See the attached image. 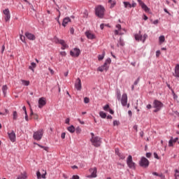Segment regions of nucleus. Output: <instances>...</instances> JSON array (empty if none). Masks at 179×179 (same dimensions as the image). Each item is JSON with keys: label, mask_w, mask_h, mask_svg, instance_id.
<instances>
[{"label": "nucleus", "mask_w": 179, "mask_h": 179, "mask_svg": "<svg viewBox=\"0 0 179 179\" xmlns=\"http://www.w3.org/2000/svg\"><path fill=\"white\" fill-rule=\"evenodd\" d=\"M90 142L95 148H99L101 145V138L94 136V133H91Z\"/></svg>", "instance_id": "nucleus-1"}, {"label": "nucleus", "mask_w": 179, "mask_h": 179, "mask_svg": "<svg viewBox=\"0 0 179 179\" xmlns=\"http://www.w3.org/2000/svg\"><path fill=\"white\" fill-rule=\"evenodd\" d=\"M110 64H111V59L110 58L106 59L103 65L98 68V71H99V72L108 71V68H110L108 65H110Z\"/></svg>", "instance_id": "nucleus-2"}, {"label": "nucleus", "mask_w": 179, "mask_h": 179, "mask_svg": "<svg viewBox=\"0 0 179 179\" xmlns=\"http://www.w3.org/2000/svg\"><path fill=\"white\" fill-rule=\"evenodd\" d=\"M106 11V9L103 6H98L95 8V13L98 17L102 18L103 16H104V12Z\"/></svg>", "instance_id": "nucleus-3"}, {"label": "nucleus", "mask_w": 179, "mask_h": 179, "mask_svg": "<svg viewBox=\"0 0 179 179\" xmlns=\"http://www.w3.org/2000/svg\"><path fill=\"white\" fill-rule=\"evenodd\" d=\"M127 164L129 169H131V170H135V169H136V164H135V162H134V161L132 160L131 155H129V157H127Z\"/></svg>", "instance_id": "nucleus-4"}, {"label": "nucleus", "mask_w": 179, "mask_h": 179, "mask_svg": "<svg viewBox=\"0 0 179 179\" xmlns=\"http://www.w3.org/2000/svg\"><path fill=\"white\" fill-rule=\"evenodd\" d=\"M43 133L42 129L38 130L37 131H35L34 133L33 138L36 141H41V138H43Z\"/></svg>", "instance_id": "nucleus-5"}, {"label": "nucleus", "mask_w": 179, "mask_h": 179, "mask_svg": "<svg viewBox=\"0 0 179 179\" xmlns=\"http://www.w3.org/2000/svg\"><path fill=\"white\" fill-rule=\"evenodd\" d=\"M154 108H156L154 110V113H157V111H160V110L162 109V107H163V103L157 100H155L154 101Z\"/></svg>", "instance_id": "nucleus-6"}, {"label": "nucleus", "mask_w": 179, "mask_h": 179, "mask_svg": "<svg viewBox=\"0 0 179 179\" xmlns=\"http://www.w3.org/2000/svg\"><path fill=\"white\" fill-rule=\"evenodd\" d=\"M139 164L141 167L146 169V167H149V160L146 157H143L140 160Z\"/></svg>", "instance_id": "nucleus-7"}, {"label": "nucleus", "mask_w": 179, "mask_h": 179, "mask_svg": "<svg viewBox=\"0 0 179 179\" xmlns=\"http://www.w3.org/2000/svg\"><path fill=\"white\" fill-rule=\"evenodd\" d=\"M70 55L71 57H73L74 58H78L79 55H80V50L78 48H74L72 50L70 51Z\"/></svg>", "instance_id": "nucleus-8"}, {"label": "nucleus", "mask_w": 179, "mask_h": 179, "mask_svg": "<svg viewBox=\"0 0 179 179\" xmlns=\"http://www.w3.org/2000/svg\"><path fill=\"white\" fill-rule=\"evenodd\" d=\"M75 88L76 90H78L80 92L82 90V81L80 80V78H77L75 83Z\"/></svg>", "instance_id": "nucleus-9"}, {"label": "nucleus", "mask_w": 179, "mask_h": 179, "mask_svg": "<svg viewBox=\"0 0 179 179\" xmlns=\"http://www.w3.org/2000/svg\"><path fill=\"white\" fill-rule=\"evenodd\" d=\"M42 171H43L42 174H41V172H40V171H38L36 172V177L38 179H41V178L45 179L46 178L45 176H47V171L43 169Z\"/></svg>", "instance_id": "nucleus-10"}, {"label": "nucleus", "mask_w": 179, "mask_h": 179, "mask_svg": "<svg viewBox=\"0 0 179 179\" xmlns=\"http://www.w3.org/2000/svg\"><path fill=\"white\" fill-rule=\"evenodd\" d=\"M91 175L88 176V178H96L97 177V168L94 167L90 169Z\"/></svg>", "instance_id": "nucleus-11"}, {"label": "nucleus", "mask_w": 179, "mask_h": 179, "mask_svg": "<svg viewBox=\"0 0 179 179\" xmlns=\"http://www.w3.org/2000/svg\"><path fill=\"white\" fill-rule=\"evenodd\" d=\"M120 100L122 106H123V107H125V106H127V103H128V95H127V94H123Z\"/></svg>", "instance_id": "nucleus-12"}, {"label": "nucleus", "mask_w": 179, "mask_h": 179, "mask_svg": "<svg viewBox=\"0 0 179 179\" xmlns=\"http://www.w3.org/2000/svg\"><path fill=\"white\" fill-rule=\"evenodd\" d=\"M137 1L138 2L140 6H141L142 9L145 10V12H149L150 10V8H149L148 6H146L145 3H143V1H142L141 0H137Z\"/></svg>", "instance_id": "nucleus-13"}, {"label": "nucleus", "mask_w": 179, "mask_h": 179, "mask_svg": "<svg viewBox=\"0 0 179 179\" xmlns=\"http://www.w3.org/2000/svg\"><path fill=\"white\" fill-rule=\"evenodd\" d=\"M116 29H115L114 31L115 36H118L119 34L121 36V35L124 34V33H122V29L121 28V24H117L116 25Z\"/></svg>", "instance_id": "nucleus-14"}, {"label": "nucleus", "mask_w": 179, "mask_h": 179, "mask_svg": "<svg viewBox=\"0 0 179 179\" xmlns=\"http://www.w3.org/2000/svg\"><path fill=\"white\" fill-rule=\"evenodd\" d=\"M45 104H47V101H45V98H44V97L40 98L39 100H38V108H43V107H44V106H45Z\"/></svg>", "instance_id": "nucleus-15"}, {"label": "nucleus", "mask_w": 179, "mask_h": 179, "mask_svg": "<svg viewBox=\"0 0 179 179\" xmlns=\"http://www.w3.org/2000/svg\"><path fill=\"white\" fill-rule=\"evenodd\" d=\"M56 43H59V44H61L62 47V50H66V48H68V45L66 44V43H65V41L62 40V39H57Z\"/></svg>", "instance_id": "nucleus-16"}, {"label": "nucleus", "mask_w": 179, "mask_h": 179, "mask_svg": "<svg viewBox=\"0 0 179 179\" xmlns=\"http://www.w3.org/2000/svg\"><path fill=\"white\" fill-rule=\"evenodd\" d=\"M8 135L10 141L12 142H15L16 141V134H15V131H12L11 132H8Z\"/></svg>", "instance_id": "nucleus-17"}, {"label": "nucleus", "mask_w": 179, "mask_h": 179, "mask_svg": "<svg viewBox=\"0 0 179 179\" xmlns=\"http://www.w3.org/2000/svg\"><path fill=\"white\" fill-rule=\"evenodd\" d=\"M3 14L5 15V21L8 22L10 19V12L9 9L6 8L3 10Z\"/></svg>", "instance_id": "nucleus-18"}, {"label": "nucleus", "mask_w": 179, "mask_h": 179, "mask_svg": "<svg viewBox=\"0 0 179 179\" xmlns=\"http://www.w3.org/2000/svg\"><path fill=\"white\" fill-rule=\"evenodd\" d=\"M25 37H27L28 40H30L31 41H34V40H36V36H34V34L29 32L25 33Z\"/></svg>", "instance_id": "nucleus-19"}, {"label": "nucleus", "mask_w": 179, "mask_h": 179, "mask_svg": "<svg viewBox=\"0 0 179 179\" xmlns=\"http://www.w3.org/2000/svg\"><path fill=\"white\" fill-rule=\"evenodd\" d=\"M85 36L90 40H93V39L96 38V36H94V34H92V32H90V31H86L85 32Z\"/></svg>", "instance_id": "nucleus-20"}, {"label": "nucleus", "mask_w": 179, "mask_h": 179, "mask_svg": "<svg viewBox=\"0 0 179 179\" xmlns=\"http://www.w3.org/2000/svg\"><path fill=\"white\" fill-rule=\"evenodd\" d=\"M17 179H27V173H21L20 175H18Z\"/></svg>", "instance_id": "nucleus-21"}, {"label": "nucleus", "mask_w": 179, "mask_h": 179, "mask_svg": "<svg viewBox=\"0 0 179 179\" xmlns=\"http://www.w3.org/2000/svg\"><path fill=\"white\" fill-rule=\"evenodd\" d=\"M173 76L179 78V64H177L175 67V73L173 74Z\"/></svg>", "instance_id": "nucleus-22"}, {"label": "nucleus", "mask_w": 179, "mask_h": 179, "mask_svg": "<svg viewBox=\"0 0 179 179\" xmlns=\"http://www.w3.org/2000/svg\"><path fill=\"white\" fill-rule=\"evenodd\" d=\"M69 22H71V18L69 17H66L63 20V22H62V26H64V27H65L68 23H69Z\"/></svg>", "instance_id": "nucleus-23"}, {"label": "nucleus", "mask_w": 179, "mask_h": 179, "mask_svg": "<svg viewBox=\"0 0 179 179\" xmlns=\"http://www.w3.org/2000/svg\"><path fill=\"white\" fill-rule=\"evenodd\" d=\"M108 3H110V8L113 9V8H114L115 6V5L117 4V1H115V0L113 1V0H108Z\"/></svg>", "instance_id": "nucleus-24"}, {"label": "nucleus", "mask_w": 179, "mask_h": 179, "mask_svg": "<svg viewBox=\"0 0 179 179\" xmlns=\"http://www.w3.org/2000/svg\"><path fill=\"white\" fill-rule=\"evenodd\" d=\"M135 40L136 41H142V35L141 34H136L135 35Z\"/></svg>", "instance_id": "nucleus-25"}, {"label": "nucleus", "mask_w": 179, "mask_h": 179, "mask_svg": "<svg viewBox=\"0 0 179 179\" xmlns=\"http://www.w3.org/2000/svg\"><path fill=\"white\" fill-rule=\"evenodd\" d=\"M37 65L34 62L31 63V66H29V69H31L32 72H34V68H36Z\"/></svg>", "instance_id": "nucleus-26"}, {"label": "nucleus", "mask_w": 179, "mask_h": 179, "mask_svg": "<svg viewBox=\"0 0 179 179\" xmlns=\"http://www.w3.org/2000/svg\"><path fill=\"white\" fill-rule=\"evenodd\" d=\"M164 41H166V38L164 37V36H160L159 37V44H163V43H164Z\"/></svg>", "instance_id": "nucleus-27"}, {"label": "nucleus", "mask_w": 179, "mask_h": 179, "mask_svg": "<svg viewBox=\"0 0 179 179\" xmlns=\"http://www.w3.org/2000/svg\"><path fill=\"white\" fill-rule=\"evenodd\" d=\"M67 130L69 131V132H71V134H73V132H75L76 131L75 127H73V125H71L67 128Z\"/></svg>", "instance_id": "nucleus-28"}, {"label": "nucleus", "mask_w": 179, "mask_h": 179, "mask_svg": "<svg viewBox=\"0 0 179 179\" xmlns=\"http://www.w3.org/2000/svg\"><path fill=\"white\" fill-rule=\"evenodd\" d=\"M105 56H106V52H103L102 55H99L98 56L99 61H102V59H104Z\"/></svg>", "instance_id": "nucleus-29"}, {"label": "nucleus", "mask_w": 179, "mask_h": 179, "mask_svg": "<svg viewBox=\"0 0 179 179\" xmlns=\"http://www.w3.org/2000/svg\"><path fill=\"white\" fill-rule=\"evenodd\" d=\"M123 3L124 5V8H132V4L128 1H124Z\"/></svg>", "instance_id": "nucleus-30"}, {"label": "nucleus", "mask_w": 179, "mask_h": 179, "mask_svg": "<svg viewBox=\"0 0 179 179\" xmlns=\"http://www.w3.org/2000/svg\"><path fill=\"white\" fill-rule=\"evenodd\" d=\"M22 84L24 85V86H29L30 85V81L25 80H21Z\"/></svg>", "instance_id": "nucleus-31"}, {"label": "nucleus", "mask_w": 179, "mask_h": 179, "mask_svg": "<svg viewBox=\"0 0 179 179\" xmlns=\"http://www.w3.org/2000/svg\"><path fill=\"white\" fill-rule=\"evenodd\" d=\"M120 45H121L122 47L124 45V41L121 38H120L118 43L117 44V47H120Z\"/></svg>", "instance_id": "nucleus-32"}, {"label": "nucleus", "mask_w": 179, "mask_h": 179, "mask_svg": "<svg viewBox=\"0 0 179 179\" xmlns=\"http://www.w3.org/2000/svg\"><path fill=\"white\" fill-rule=\"evenodd\" d=\"M13 119L16 121L17 120V112L16 110L13 112Z\"/></svg>", "instance_id": "nucleus-33"}, {"label": "nucleus", "mask_w": 179, "mask_h": 179, "mask_svg": "<svg viewBox=\"0 0 179 179\" xmlns=\"http://www.w3.org/2000/svg\"><path fill=\"white\" fill-rule=\"evenodd\" d=\"M35 145H37V146H38L39 148H41L42 149H43L44 150H45L46 152H48V147H44L38 143H35Z\"/></svg>", "instance_id": "nucleus-34"}, {"label": "nucleus", "mask_w": 179, "mask_h": 179, "mask_svg": "<svg viewBox=\"0 0 179 179\" xmlns=\"http://www.w3.org/2000/svg\"><path fill=\"white\" fill-rule=\"evenodd\" d=\"M99 115L101 118H106L107 117V114L103 111L99 112Z\"/></svg>", "instance_id": "nucleus-35"}, {"label": "nucleus", "mask_w": 179, "mask_h": 179, "mask_svg": "<svg viewBox=\"0 0 179 179\" xmlns=\"http://www.w3.org/2000/svg\"><path fill=\"white\" fill-rule=\"evenodd\" d=\"M116 96H117V100L120 101V100H121V92L117 91Z\"/></svg>", "instance_id": "nucleus-36"}, {"label": "nucleus", "mask_w": 179, "mask_h": 179, "mask_svg": "<svg viewBox=\"0 0 179 179\" xmlns=\"http://www.w3.org/2000/svg\"><path fill=\"white\" fill-rule=\"evenodd\" d=\"M152 174L153 176H157V177H160L161 178H164V176L162 173L159 175V173H157V172H153Z\"/></svg>", "instance_id": "nucleus-37"}, {"label": "nucleus", "mask_w": 179, "mask_h": 179, "mask_svg": "<svg viewBox=\"0 0 179 179\" xmlns=\"http://www.w3.org/2000/svg\"><path fill=\"white\" fill-rule=\"evenodd\" d=\"M117 156H119V157L122 159V160H124V159H125V155L121 152H118Z\"/></svg>", "instance_id": "nucleus-38"}, {"label": "nucleus", "mask_w": 179, "mask_h": 179, "mask_svg": "<svg viewBox=\"0 0 179 179\" xmlns=\"http://www.w3.org/2000/svg\"><path fill=\"white\" fill-rule=\"evenodd\" d=\"M20 38L22 43H26V36L23 35L20 36Z\"/></svg>", "instance_id": "nucleus-39"}, {"label": "nucleus", "mask_w": 179, "mask_h": 179, "mask_svg": "<svg viewBox=\"0 0 179 179\" xmlns=\"http://www.w3.org/2000/svg\"><path fill=\"white\" fill-rule=\"evenodd\" d=\"M174 177L175 178H178L179 177V171H178V169L175 170Z\"/></svg>", "instance_id": "nucleus-40"}, {"label": "nucleus", "mask_w": 179, "mask_h": 179, "mask_svg": "<svg viewBox=\"0 0 179 179\" xmlns=\"http://www.w3.org/2000/svg\"><path fill=\"white\" fill-rule=\"evenodd\" d=\"M104 111H108L110 110V106L108 104L103 106Z\"/></svg>", "instance_id": "nucleus-41"}, {"label": "nucleus", "mask_w": 179, "mask_h": 179, "mask_svg": "<svg viewBox=\"0 0 179 179\" xmlns=\"http://www.w3.org/2000/svg\"><path fill=\"white\" fill-rule=\"evenodd\" d=\"M173 143H174V142L173 141V139L171 138V140H169V148H171L173 146Z\"/></svg>", "instance_id": "nucleus-42"}, {"label": "nucleus", "mask_w": 179, "mask_h": 179, "mask_svg": "<svg viewBox=\"0 0 179 179\" xmlns=\"http://www.w3.org/2000/svg\"><path fill=\"white\" fill-rule=\"evenodd\" d=\"M146 38H148V34H145L142 36V41H143V43H145V41L146 40Z\"/></svg>", "instance_id": "nucleus-43"}, {"label": "nucleus", "mask_w": 179, "mask_h": 179, "mask_svg": "<svg viewBox=\"0 0 179 179\" xmlns=\"http://www.w3.org/2000/svg\"><path fill=\"white\" fill-rule=\"evenodd\" d=\"M76 134H80L82 132V129H80V127H78L76 129Z\"/></svg>", "instance_id": "nucleus-44"}, {"label": "nucleus", "mask_w": 179, "mask_h": 179, "mask_svg": "<svg viewBox=\"0 0 179 179\" xmlns=\"http://www.w3.org/2000/svg\"><path fill=\"white\" fill-rule=\"evenodd\" d=\"M90 99H89L88 97H85L84 98V103H85V104H87L88 103H90Z\"/></svg>", "instance_id": "nucleus-45"}, {"label": "nucleus", "mask_w": 179, "mask_h": 179, "mask_svg": "<svg viewBox=\"0 0 179 179\" xmlns=\"http://www.w3.org/2000/svg\"><path fill=\"white\" fill-rule=\"evenodd\" d=\"M118 125H120V122L117 120H114L113 121V126L114 127H118Z\"/></svg>", "instance_id": "nucleus-46"}, {"label": "nucleus", "mask_w": 179, "mask_h": 179, "mask_svg": "<svg viewBox=\"0 0 179 179\" xmlns=\"http://www.w3.org/2000/svg\"><path fill=\"white\" fill-rule=\"evenodd\" d=\"M3 92L5 93L8 90V86L3 85L2 87Z\"/></svg>", "instance_id": "nucleus-47"}, {"label": "nucleus", "mask_w": 179, "mask_h": 179, "mask_svg": "<svg viewBox=\"0 0 179 179\" xmlns=\"http://www.w3.org/2000/svg\"><path fill=\"white\" fill-rule=\"evenodd\" d=\"M60 55H62V57H66V52L65 51L60 52Z\"/></svg>", "instance_id": "nucleus-48"}, {"label": "nucleus", "mask_w": 179, "mask_h": 179, "mask_svg": "<svg viewBox=\"0 0 179 179\" xmlns=\"http://www.w3.org/2000/svg\"><path fill=\"white\" fill-rule=\"evenodd\" d=\"M160 54H161L160 50H157L156 52V57L159 58V57H160Z\"/></svg>", "instance_id": "nucleus-49"}, {"label": "nucleus", "mask_w": 179, "mask_h": 179, "mask_svg": "<svg viewBox=\"0 0 179 179\" xmlns=\"http://www.w3.org/2000/svg\"><path fill=\"white\" fill-rule=\"evenodd\" d=\"M34 120H38V115H37L36 113L34 114Z\"/></svg>", "instance_id": "nucleus-50"}, {"label": "nucleus", "mask_w": 179, "mask_h": 179, "mask_svg": "<svg viewBox=\"0 0 179 179\" xmlns=\"http://www.w3.org/2000/svg\"><path fill=\"white\" fill-rule=\"evenodd\" d=\"M171 139H172L173 143H176V142H177V141H178V138H177V137L176 138H173V137H171Z\"/></svg>", "instance_id": "nucleus-51"}, {"label": "nucleus", "mask_w": 179, "mask_h": 179, "mask_svg": "<svg viewBox=\"0 0 179 179\" xmlns=\"http://www.w3.org/2000/svg\"><path fill=\"white\" fill-rule=\"evenodd\" d=\"M151 156H152V153H150V152H147L146 153V157H148V159L150 158Z\"/></svg>", "instance_id": "nucleus-52"}, {"label": "nucleus", "mask_w": 179, "mask_h": 179, "mask_svg": "<svg viewBox=\"0 0 179 179\" xmlns=\"http://www.w3.org/2000/svg\"><path fill=\"white\" fill-rule=\"evenodd\" d=\"M154 157H155V159H159V155H157V153H156V152L154 153Z\"/></svg>", "instance_id": "nucleus-53"}, {"label": "nucleus", "mask_w": 179, "mask_h": 179, "mask_svg": "<svg viewBox=\"0 0 179 179\" xmlns=\"http://www.w3.org/2000/svg\"><path fill=\"white\" fill-rule=\"evenodd\" d=\"M5 51V45H3L1 48V54H3V52Z\"/></svg>", "instance_id": "nucleus-54"}, {"label": "nucleus", "mask_w": 179, "mask_h": 179, "mask_svg": "<svg viewBox=\"0 0 179 179\" xmlns=\"http://www.w3.org/2000/svg\"><path fill=\"white\" fill-rule=\"evenodd\" d=\"M65 135H66L65 133H62V135H61L62 139H65Z\"/></svg>", "instance_id": "nucleus-55"}, {"label": "nucleus", "mask_w": 179, "mask_h": 179, "mask_svg": "<svg viewBox=\"0 0 179 179\" xmlns=\"http://www.w3.org/2000/svg\"><path fill=\"white\" fill-rule=\"evenodd\" d=\"M131 8H136V3L133 2L131 4Z\"/></svg>", "instance_id": "nucleus-56"}, {"label": "nucleus", "mask_w": 179, "mask_h": 179, "mask_svg": "<svg viewBox=\"0 0 179 179\" xmlns=\"http://www.w3.org/2000/svg\"><path fill=\"white\" fill-rule=\"evenodd\" d=\"M153 24H159V20H156L155 21H153Z\"/></svg>", "instance_id": "nucleus-57"}, {"label": "nucleus", "mask_w": 179, "mask_h": 179, "mask_svg": "<svg viewBox=\"0 0 179 179\" xmlns=\"http://www.w3.org/2000/svg\"><path fill=\"white\" fill-rule=\"evenodd\" d=\"M78 122H80V124H81L82 125H83L85 124V122L80 120V119H78Z\"/></svg>", "instance_id": "nucleus-58"}, {"label": "nucleus", "mask_w": 179, "mask_h": 179, "mask_svg": "<svg viewBox=\"0 0 179 179\" xmlns=\"http://www.w3.org/2000/svg\"><path fill=\"white\" fill-rule=\"evenodd\" d=\"M71 179H79V176H73Z\"/></svg>", "instance_id": "nucleus-59"}, {"label": "nucleus", "mask_w": 179, "mask_h": 179, "mask_svg": "<svg viewBox=\"0 0 179 179\" xmlns=\"http://www.w3.org/2000/svg\"><path fill=\"white\" fill-rule=\"evenodd\" d=\"M108 111H109L110 114H114V110H113L110 108H109V110H108Z\"/></svg>", "instance_id": "nucleus-60"}, {"label": "nucleus", "mask_w": 179, "mask_h": 179, "mask_svg": "<svg viewBox=\"0 0 179 179\" xmlns=\"http://www.w3.org/2000/svg\"><path fill=\"white\" fill-rule=\"evenodd\" d=\"M74 31H75V29H73V28H71V29H70V33H71V34H73Z\"/></svg>", "instance_id": "nucleus-61"}, {"label": "nucleus", "mask_w": 179, "mask_h": 179, "mask_svg": "<svg viewBox=\"0 0 179 179\" xmlns=\"http://www.w3.org/2000/svg\"><path fill=\"white\" fill-rule=\"evenodd\" d=\"M69 121H70L69 118H66L65 120V123L69 124Z\"/></svg>", "instance_id": "nucleus-62"}, {"label": "nucleus", "mask_w": 179, "mask_h": 179, "mask_svg": "<svg viewBox=\"0 0 179 179\" xmlns=\"http://www.w3.org/2000/svg\"><path fill=\"white\" fill-rule=\"evenodd\" d=\"M25 120L26 121H29V116L27 115V113H25Z\"/></svg>", "instance_id": "nucleus-63"}, {"label": "nucleus", "mask_w": 179, "mask_h": 179, "mask_svg": "<svg viewBox=\"0 0 179 179\" xmlns=\"http://www.w3.org/2000/svg\"><path fill=\"white\" fill-rule=\"evenodd\" d=\"M138 83H139V78L134 82V85H136Z\"/></svg>", "instance_id": "nucleus-64"}]
</instances>
